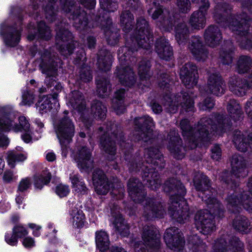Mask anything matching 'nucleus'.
Masks as SVG:
<instances>
[{
    "label": "nucleus",
    "mask_w": 252,
    "mask_h": 252,
    "mask_svg": "<svg viewBox=\"0 0 252 252\" xmlns=\"http://www.w3.org/2000/svg\"><path fill=\"white\" fill-rule=\"evenodd\" d=\"M129 151V150H128ZM125 159L129 162V169L131 170H139L142 168L143 170L142 178L144 181L148 183L149 187L152 189L156 190L161 185V181L157 171H155L156 168H153L152 165L161 169L164 166V163L158 149L156 148H151L146 150L145 152V158L146 164L141 166L140 158H136L130 161L131 155L127 153L126 151H124Z\"/></svg>",
    "instance_id": "nucleus-3"
},
{
    "label": "nucleus",
    "mask_w": 252,
    "mask_h": 252,
    "mask_svg": "<svg viewBox=\"0 0 252 252\" xmlns=\"http://www.w3.org/2000/svg\"><path fill=\"white\" fill-rule=\"evenodd\" d=\"M180 74L183 83L187 88L189 89L197 84L198 78L197 69L193 63H186L181 68Z\"/></svg>",
    "instance_id": "nucleus-23"
},
{
    "label": "nucleus",
    "mask_w": 252,
    "mask_h": 252,
    "mask_svg": "<svg viewBox=\"0 0 252 252\" xmlns=\"http://www.w3.org/2000/svg\"><path fill=\"white\" fill-rule=\"evenodd\" d=\"M158 79V85L160 88L163 89L169 88L171 80L168 74L166 73L161 74Z\"/></svg>",
    "instance_id": "nucleus-64"
},
{
    "label": "nucleus",
    "mask_w": 252,
    "mask_h": 252,
    "mask_svg": "<svg viewBox=\"0 0 252 252\" xmlns=\"http://www.w3.org/2000/svg\"><path fill=\"white\" fill-rule=\"evenodd\" d=\"M134 122L137 128H138L136 134V140L147 142L152 138L154 124L151 118L144 116L136 118Z\"/></svg>",
    "instance_id": "nucleus-17"
},
{
    "label": "nucleus",
    "mask_w": 252,
    "mask_h": 252,
    "mask_svg": "<svg viewBox=\"0 0 252 252\" xmlns=\"http://www.w3.org/2000/svg\"><path fill=\"white\" fill-rule=\"evenodd\" d=\"M167 246L171 250H182L185 245L183 234L176 227H170L166 230L164 235Z\"/></svg>",
    "instance_id": "nucleus-20"
},
{
    "label": "nucleus",
    "mask_w": 252,
    "mask_h": 252,
    "mask_svg": "<svg viewBox=\"0 0 252 252\" xmlns=\"http://www.w3.org/2000/svg\"><path fill=\"white\" fill-rule=\"evenodd\" d=\"M165 214V211L159 201L153 198L146 200L143 216L146 220L161 218Z\"/></svg>",
    "instance_id": "nucleus-22"
},
{
    "label": "nucleus",
    "mask_w": 252,
    "mask_h": 252,
    "mask_svg": "<svg viewBox=\"0 0 252 252\" xmlns=\"http://www.w3.org/2000/svg\"><path fill=\"white\" fill-rule=\"evenodd\" d=\"M118 207H116V211L111 209V213L114 218V224L118 232L123 236H127L129 233L128 225L125 222L120 211L118 210Z\"/></svg>",
    "instance_id": "nucleus-36"
},
{
    "label": "nucleus",
    "mask_w": 252,
    "mask_h": 252,
    "mask_svg": "<svg viewBox=\"0 0 252 252\" xmlns=\"http://www.w3.org/2000/svg\"><path fill=\"white\" fill-rule=\"evenodd\" d=\"M95 242L96 247L100 251L105 252L108 249L110 241L106 232L102 230L96 232Z\"/></svg>",
    "instance_id": "nucleus-46"
},
{
    "label": "nucleus",
    "mask_w": 252,
    "mask_h": 252,
    "mask_svg": "<svg viewBox=\"0 0 252 252\" xmlns=\"http://www.w3.org/2000/svg\"><path fill=\"white\" fill-rule=\"evenodd\" d=\"M112 60V54L107 50L102 49L98 53V67L102 71H107L110 69Z\"/></svg>",
    "instance_id": "nucleus-38"
},
{
    "label": "nucleus",
    "mask_w": 252,
    "mask_h": 252,
    "mask_svg": "<svg viewBox=\"0 0 252 252\" xmlns=\"http://www.w3.org/2000/svg\"><path fill=\"white\" fill-rule=\"evenodd\" d=\"M96 92L100 97H104L109 95L111 91L110 81L105 77L96 79Z\"/></svg>",
    "instance_id": "nucleus-44"
},
{
    "label": "nucleus",
    "mask_w": 252,
    "mask_h": 252,
    "mask_svg": "<svg viewBox=\"0 0 252 252\" xmlns=\"http://www.w3.org/2000/svg\"><path fill=\"white\" fill-rule=\"evenodd\" d=\"M155 48L158 55L162 59L169 60L173 55L172 48L164 37H161L157 40Z\"/></svg>",
    "instance_id": "nucleus-33"
},
{
    "label": "nucleus",
    "mask_w": 252,
    "mask_h": 252,
    "mask_svg": "<svg viewBox=\"0 0 252 252\" xmlns=\"http://www.w3.org/2000/svg\"><path fill=\"white\" fill-rule=\"evenodd\" d=\"M148 13L153 20H158L163 26L172 27L175 23L174 17L169 10L156 2H153Z\"/></svg>",
    "instance_id": "nucleus-16"
},
{
    "label": "nucleus",
    "mask_w": 252,
    "mask_h": 252,
    "mask_svg": "<svg viewBox=\"0 0 252 252\" xmlns=\"http://www.w3.org/2000/svg\"><path fill=\"white\" fill-rule=\"evenodd\" d=\"M93 181L96 193L105 195L110 189V185L103 171L99 169L94 170L93 174Z\"/></svg>",
    "instance_id": "nucleus-26"
},
{
    "label": "nucleus",
    "mask_w": 252,
    "mask_h": 252,
    "mask_svg": "<svg viewBox=\"0 0 252 252\" xmlns=\"http://www.w3.org/2000/svg\"><path fill=\"white\" fill-rule=\"evenodd\" d=\"M80 166L86 171H90L93 167V160L90 151L86 147L80 150Z\"/></svg>",
    "instance_id": "nucleus-40"
},
{
    "label": "nucleus",
    "mask_w": 252,
    "mask_h": 252,
    "mask_svg": "<svg viewBox=\"0 0 252 252\" xmlns=\"http://www.w3.org/2000/svg\"><path fill=\"white\" fill-rule=\"evenodd\" d=\"M12 122L6 117L0 118V131H8L11 128L13 129Z\"/></svg>",
    "instance_id": "nucleus-63"
},
{
    "label": "nucleus",
    "mask_w": 252,
    "mask_h": 252,
    "mask_svg": "<svg viewBox=\"0 0 252 252\" xmlns=\"http://www.w3.org/2000/svg\"><path fill=\"white\" fill-rule=\"evenodd\" d=\"M101 7L108 12H113L118 8L117 2L113 0H100Z\"/></svg>",
    "instance_id": "nucleus-57"
},
{
    "label": "nucleus",
    "mask_w": 252,
    "mask_h": 252,
    "mask_svg": "<svg viewBox=\"0 0 252 252\" xmlns=\"http://www.w3.org/2000/svg\"><path fill=\"white\" fill-rule=\"evenodd\" d=\"M142 239L145 246L148 247L151 252H157L160 248V237L158 230L153 226H145L143 228Z\"/></svg>",
    "instance_id": "nucleus-21"
},
{
    "label": "nucleus",
    "mask_w": 252,
    "mask_h": 252,
    "mask_svg": "<svg viewBox=\"0 0 252 252\" xmlns=\"http://www.w3.org/2000/svg\"><path fill=\"white\" fill-rule=\"evenodd\" d=\"M135 51H137L136 47H133L128 43L118 51L120 64L116 68L115 74L120 83L126 86H132L136 82L134 72L129 67V62H131L130 56Z\"/></svg>",
    "instance_id": "nucleus-6"
},
{
    "label": "nucleus",
    "mask_w": 252,
    "mask_h": 252,
    "mask_svg": "<svg viewBox=\"0 0 252 252\" xmlns=\"http://www.w3.org/2000/svg\"><path fill=\"white\" fill-rule=\"evenodd\" d=\"M228 248L232 252H244L243 244L239 238L228 235H223L216 241L213 252H226Z\"/></svg>",
    "instance_id": "nucleus-15"
},
{
    "label": "nucleus",
    "mask_w": 252,
    "mask_h": 252,
    "mask_svg": "<svg viewBox=\"0 0 252 252\" xmlns=\"http://www.w3.org/2000/svg\"><path fill=\"white\" fill-rule=\"evenodd\" d=\"M63 10L67 13L70 14L68 17L74 20L79 17V11L75 6V0H60Z\"/></svg>",
    "instance_id": "nucleus-45"
},
{
    "label": "nucleus",
    "mask_w": 252,
    "mask_h": 252,
    "mask_svg": "<svg viewBox=\"0 0 252 252\" xmlns=\"http://www.w3.org/2000/svg\"><path fill=\"white\" fill-rule=\"evenodd\" d=\"M164 191L170 194L168 212L171 217L179 223H184L189 216V206L184 200L186 189L182 183L176 179H170L163 186Z\"/></svg>",
    "instance_id": "nucleus-4"
},
{
    "label": "nucleus",
    "mask_w": 252,
    "mask_h": 252,
    "mask_svg": "<svg viewBox=\"0 0 252 252\" xmlns=\"http://www.w3.org/2000/svg\"><path fill=\"white\" fill-rule=\"evenodd\" d=\"M25 159L26 157L23 154H17L13 152H9L7 156L8 163L11 167H14L16 161H22Z\"/></svg>",
    "instance_id": "nucleus-60"
},
{
    "label": "nucleus",
    "mask_w": 252,
    "mask_h": 252,
    "mask_svg": "<svg viewBox=\"0 0 252 252\" xmlns=\"http://www.w3.org/2000/svg\"><path fill=\"white\" fill-rule=\"evenodd\" d=\"M227 109L230 115V117L234 121L240 119L242 112L239 104L234 99H230L227 104Z\"/></svg>",
    "instance_id": "nucleus-50"
},
{
    "label": "nucleus",
    "mask_w": 252,
    "mask_h": 252,
    "mask_svg": "<svg viewBox=\"0 0 252 252\" xmlns=\"http://www.w3.org/2000/svg\"><path fill=\"white\" fill-rule=\"evenodd\" d=\"M249 87H252V85L248 84L245 80H243L236 76H234L230 79L229 89L231 92L238 96L244 95Z\"/></svg>",
    "instance_id": "nucleus-32"
},
{
    "label": "nucleus",
    "mask_w": 252,
    "mask_h": 252,
    "mask_svg": "<svg viewBox=\"0 0 252 252\" xmlns=\"http://www.w3.org/2000/svg\"><path fill=\"white\" fill-rule=\"evenodd\" d=\"M93 79L90 67L84 64L80 67V80L84 82H88Z\"/></svg>",
    "instance_id": "nucleus-54"
},
{
    "label": "nucleus",
    "mask_w": 252,
    "mask_h": 252,
    "mask_svg": "<svg viewBox=\"0 0 252 252\" xmlns=\"http://www.w3.org/2000/svg\"><path fill=\"white\" fill-rule=\"evenodd\" d=\"M38 32L35 34L30 33L28 36L29 40H33L36 37L48 40L51 37V31L50 28L45 25L43 21L38 23Z\"/></svg>",
    "instance_id": "nucleus-43"
},
{
    "label": "nucleus",
    "mask_w": 252,
    "mask_h": 252,
    "mask_svg": "<svg viewBox=\"0 0 252 252\" xmlns=\"http://www.w3.org/2000/svg\"><path fill=\"white\" fill-rule=\"evenodd\" d=\"M150 62L147 60H142L139 63L138 73L140 78V83L138 86L142 89H144V87H149L151 84L150 79L152 74L150 71Z\"/></svg>",
    "instance_id": "nucleus-29"
},
{
    "label": "nucleus",
    "mask_w": 252,
    "mask_h": 252,
    "mask_svg": "<svg viewBox=\"0 0 252 252\" xmlns=\"http://www.w3.org/2000/svg\"><path fill=\"white\" fill-rule=\"evenodd\" d=\"M189 248L192 252H206L207 246L196 235L192 236L189 239Z\"/></svg>",
    "instance_id": "nucleus-51"
},
{
    "label": "nucleus",
    "mask_w": 252,
    "mask_h": 252,
    "mask_svg": "<svg viewBox=\"0 0 252 252\" xmlns=\"http://www.w3.org/2000/svg\"><path fill=\"white\" fill-rule=\"evenodd\" d=\"M65 115L60 118L55 125L54 128L62 147V156L66 158L68 153L67 145L72 141L75 133V126L72 120L67 116V111H64Z\"/></svg>",
    "instance_id": "nucleus-8"
},
{
    "label": "nucleus",
    "mask_w": 252,
    "mask_h": 252,
    "mask_svg": "<svg viewBox=\"0 0 252 252\" xmlns=\"http://www.w3.org/2000/svg\"><path fill=\"white\" fill-rule=\"evenodd\" d=\"M214 100L210 97L206 98L198 104L199 109L202 111L210 110L214 107Z\"/></svg>",
    "instance_id": "nucleus-61"
},
{
    "label": "nucleus",
    "mask_w": 252,
    "mask_h": 252,
    "mask_svg": "<svg viewBox=\"0 0 252 252\" xmlns=\"http://www.w3.org/2000/svg\"><path fill=\"white\" fill-rule=\"evenodd\" d=\"M225 84L221 77L217 73H212L209 75L204 91L207 94H211L217 96L224 93Z\"/></svg>",
    "instance_id": "nucleus-25"
},
{
    "label": "nucleus",
    "mask_w": 252,
    "mask_h": 252,
    "mask_svg": "<svg viewBox=\"0 0 252 252\" xmlns=\"http://www.w3.org/2000/svg\"><path fill=\"white\" fill-rule=\"evenodd\" d=\"M134 16L128 10L123 11L120 17V22L126 32L132 29L134 24Z\"/></svg>",
    "instance_id": "nucleus-49"
},
{
    "label": "nucleus",
    "mask_w": 252,
    "mask_h": 252,
    "mask_svg": "<svg viewBox=\"0 0 252 252\" xmlns=\"http://www.w3.org/2000/svg\"><path fill=\"white\" fill-rule=\"evenodd\" d=\"M51 96H43L39 100L36 105L39 107V110L41 113H46L52 108V103L51 102Z\"/></svg>",
    "instance_id": "nucleus-53"
},
{
    "label": "nucleus",
    "mask_w": 252,
    "mask_h": 252,
    "mask_svg": "<svg viewBox=\"0 0 252 252\" xmlns=\"http://www.w3.org/2000/svg\"><path fill=\"white\" fill-rule=\"evenodd\" d=\"M33 184L35 188L41 189L44 185L50 183L51 179V174L47 170L43 171L41 174L34 175Z\"/></svg>",
    "instance_id": "nucleus-47"
},
{
    "label": "nucleus",
    "mask_w": 252,
    "mask_h": 252,
    "mask_svg": "<svg viewBox=\"0 0 252 252\" xmlns=\"http://www.w3.org/2000/svg\"><path fill=\"white\" fill-rule=\"evenodd\" d=\"M166 102L164 106L166 111L170 113H175L177 111L179 105L182 109L186 112L194 111V101L191 97L187 93H182L171 98L168 95L164 97Z\"/></svg>",
    "instance_id": "nucleus-12"
},
{
    "label": "nucleus",
    "mask_w": 252,
    "mask_h": 252,
    "mask_svg": "<svg viewBox=\"0 0 252 252\" xmlns=\"http://www.w3.org/2000/svg\"><path fill=\"white\" fill-rule=\"evenodd\" d=\"M241 5L242 13L232 16L229 4L224 2L217 3L214 8L213 18L217 23L228 27L237 35V40L242 48L249 49L252 48V34L249 32L250 23L252 21V1L243 0Z\"/></svg>",
    "instance_id": "nucleus-1"
},
{
    "label": "nucleus",
    "mask_w": 252,
    "mask_h": 252,
    "mask_svg": "<svg viewBox=\"0 0 252 252\" xmlns=\"http://www.w3.org/2000/svg\"><path fill=\"white\" fill-rule=\"evenodd\" d=\"M189 24L192 28L196 30L203 29L206 23V15L202 12H193L189 19Z\"/></svg>",
    "instance_id": "nucleus-41"
},
{
    "label": "nucleus",
    "mask_w": 252,
    "mask_h": 252,
    "mask_svg": "<svg viewBox=\"0 0 252 252\" xmlns=\"http://www.w3.org/2000/svg\"><path fill=\"white\" fill-rule=\"evenodd\" d=\"M30 124L26 117L20 116L19 118V125L15 124L13 127V129L15 132L24 130L25 132H29L30 130Z\"/></svg>",
    "instance_id": "nucleus-55"
},
{
    "label": "nucleus",
    "mask_w": 252,
    "mask_h": 252,
    "mask_svg": "<svg viewBox=\"0 0 252 252\" xmlns=\"http://www.w3.org/2000/svg\"><path fill=\"white\" fill-rule=\"evenodd\" d=\"M204 38L209 46L214 47L220 43L222 37L218 27L215 25H211L204 32Z\"/></svg>",
    "instance_id": "nucleus-31"
},
{
    "label": "nucleus",
    "mask_w": 252,
    "mask_h": 252,
    "mask_svg": "<svg viewBox=\"0 0 252 252\" xmlns=\"http://www.w3.org/2000/svg\"><path fill=\"white\" fill-rule=\"evenodd\" d=\"M226 201L228 210L233 213L239 212L242 206L248 211L252 213V197L239 188L236 187L235 189L231 190Z\"/></svg>",
    "instance_id": "nucleus-11"
},
{
    "label": "nucleus",
    "mask_w": 252,
    "mask_h": 252,
    "mask_svg": "<svg viewBox=\"0 0 252 252\" xmlns=\"http://www.w3.org/2000/svg\"><path fill=\"white\" fill-rule=\"evenodd\" d=\"M252 63L251 58L247 56H241L237 62V70L239 73L247 72Z\"/></svg>",
    "instance_id": "nucleus-52"
},
{
    "label": "nucleus",
    "mask_w": 252,
    "mask_h": 252,
    "mask_svg": "<svg viewBox=\"0 0 252 252\" xmlns=\"http://www.w3.org/2000/svg\"><path fill=\"white\" fill-rule=\"evenodd\" d=\"M194 57L199 61H205L208 56V51L199 36H192L189 46Z\"/></svg>",
    "instance_id": "nucleus-28"
},
{
    "label": "nucleus",
    "mask_w": 252,
    "mask_h": 252,
    "mask_svg": "<svg viewBox=\"0 0 252 252\" xmlns=\"http://www.w3.org/2000/svg\"><path fill=\"white\" fill-rule=\"evenodd\" d=\"M125 95V91L121 89L117 91L115 93V97L112 100V107L118 115L124 113L126 110V107L123 104V98Z\"/></svg>",
    "instance_id": "nucleus-42"
},
{
    "label": "nucleus",
    "mask_w": 252,
    "mask_h": 252,
    "mask_svg": "<svg viewBox=\"0 0 252 252\" xmlns=\"http://www.w3.org/2000/svg\"><path fill=\"white\" fill-rule=\"evenodd\" d=\"M101 24L104 29L105 37L108 44L110 45H115L118 41L119 34L118 29L112 26L111 19L107 18L105 21H104Z\"/></svg>",
    "instance_id": "nucleus-34"
},
{
    "label": "nucleus",
    "mask_w": 252,
    "mask_h": 252,
    "mask_svg": "<svg viewBox=\"0 0 252 252\" xmlns=\"http://www.w3.org/2000/svg\"><path fill=\"white\" fill-rule=\"evenodd\" d=\"M223 116L213 114L211 117H204L198 122L197 126L192 128L187 119L181 121L180 127L183 135L190 143L191 149L196 147L198 141H205L208 139L209 131L212 130L218 133L224 132L226 126L224 121Z\"/></svg>",
    "instance_id": "nucleus-2"
},
{
    "label": "nucleus",
    "mask_w": 252,
    "mask_h": 252,
    "mask_svg": "<svg viewBox=\"0 0 252 252\" xmlns=\"http://www.w3.org/2000/svg\"><path fill=\"white\" fill-rule=\"evenodd\" d=\"M99 130L104 131L105 133L100 138V145L101 150L105 154L111 156H114L116 154V146L115 139H119L121 141L120 146L125 150V148H129L130 145L126 143L124 140L123 136L119 126L112 122H109L106 124L104 129L100 127Z\"/></svg>",
    "instance_id": "nucleus-7"
},
{
    "label": "nucleus",
    "mask_w": 252,
    "mask_h": 252,
    "mask_svg": "<svg viewBox=\"0 0 252 252\" xmlns=\"http://www.w3.org/2000/svg\"><path fill=\"white\" fill-rule=\"evenodd\" d=\"M175 38L180 45H184L189 36V29L185 22L179 23L175 27Z\"/></svg>",
    "instance_id": "nucleus-39"
},
{
    "label": "nucleus",
    "mask_w": 252,
    "mask_h": 252,
    "mask_svg": "<svg viewBox=\"0 0 252 252\" xmlns=\"http://www.w3.org/2000/svg\"><path fill=\"white\" fill-rule=\"evenodd\" d=\"M40 58L39 68L43 74L46 75L45 83L48 88L54 86L52 90L54 92L53 94L50 96L54 101H56L58 92L61 91L62 86L55 80L57 71V57L54 54H52L47 50H44L40 53Z\"/></svg>",
    "instance_id": "nucleus-5"
},
{
    "label": "nucleus",
    "mask_w": 252,
    "mask_h": 252,
    "mask_svg": "<svg viewBox=\"0 0 252 252\" xmlns=\"http://www.w3.org/2000/svg\"><path fill=\"white\" fill-rule=\"evenodd\" d=\"M232 48L230 47L228 50H222L220 51V57L222 63L224 64H229L232 62Z\"/></svg>",
    "instance_id": "nucleus-58"
},
{
    "label": "nucleus",
    "mask_w": 252,
    "mask_h": 252,
    "mask_svg": "<svg viewBox=\"0 0 252 252\" xmlns=\"http://www.w3.org/2000/svg\"><path fill=\"white\" fill-rule=\"evenodd\" d=\"M69 103L71 106L79 112V92L73 91L69 94Z\"/></svg>",
    "instance_id": "nucleus-62"
},
{
    "label": "nucleus",
    "mask_w": 252,
    "mask_h": 252,
    "mask_svg": "<svg viewBox=\"0 0 252 252\" xmlns=\"http://www.w3.org/2000/svg\"><path fill=\"white\" fill-rule=\"evenodd\" d=\"M72 39V33L67 30L61 29L57 32L56 46L63 55L72 54L74 48Z\"/></svg>",
    "instance_id": "nucleus-18"
},
{
    "label": "nucleus",
    "mask_w": 252,
    "mask_h": 252,
    "mask_svg": "<svg viewBox=\"0 0 252 252\" xmlns=\"http://www.w3.org/2000/svg\"><path fill=\"white\" fill-rule=\"evenodd\" d=\"M234 228L242 233H247L251 229L250 222L244 216H237L233 221Z\"/></svg>",
    "instance_id": "nucleus-48"
},
{
    "label": "nucleus",
    "mask_w": 252,
    "mask_h": 252,
    "mask_svg": "<svg viewBox=\"0 0 252 252\" xmlns=\"http://www.w3.org/2000/svg\"><path fill=\"white\" fill-rule=\"evenodd\" d=\"M176 6L182 13H187L191 9V4L189 0H177Z\"/></svg>",
    "instance_id": "nucleus-59"
},
{
    "label": "nucleus",
    "mask_w": 252,
    "mask_h": 252,
    "mask_svg": "<svg viewBox=\"0 0 252 252\" xmlns=\"http://www.w3.org/2000/svg\"><path fill=\"white\" fill-rule=\"evenodd\" d=\"M194 184L196 190L202 192V194L204 195V196H202L205 199L213 195V190L215 192V190L210 189V181L205 175H201L198 180L197 178L194 179ZM198 195L201 197L202 195L201 194H199Z\"/></svg>",
    "instance_id": "nucleus-37"
},
{
    "label": "nucleus",
    "mask_w": 252,
    "mask_h": 252,
    "mask_svg": "<svg viewBox=\"0 0 252 252\" xmlns=\"http://www.w3.org/2000/svg\"><path fill=\"white\" fill-rule=\"evenodd\" d=\"M49 3L45 8V16L47 19L50 22H53L56 19V11L53 5V2L55 0H48Z\"/></svg>",
    "instance_id": "nucleus-56"
},
{
    "label": "nucleus",
    "mask_w": 252,
    "mask_h": 252,
    "mask_svg": "<svg viewBox=\"0 0 252 252\" xmlns=\"http://www.w3.org/2000/svg\"><path fill=\"white\" fill-rule=\"evenodd\" d=\"M232 171L229 173L227 171L222 172L220 176V180L231 188H236L238 186L237 182L233 180V177L236 178L244 177L248 174L247 161L241 156L235 154L231 158Z\"/></svg>",
    "instance_id": "nucleus-9"
},
{
    "label": "nucleus",
    "mask_w": 252,
    "mask_h": 252,
    "mask_svg": "<svg viewBox=\"0 0 252 252\" xmlns=\"http://www.w3.org/2000/svg\"><path fill=\"white\" fill-rule=\"evenodd\" d=\"M213 217L208 210H200L194 216V223L197 229L204 235L213 231L215 227Z\"/></svg>",
    "instance_id": "nucleus-19"
},
{
    "label": "nucleus",
    "mask_w": 252,
    "mask_h": 252,
    "mask_svg": "<svg viewBox=\"0 0 252 252\" xmlns=\"http://www.w3.org/2000/svg\"><path fill=\"white\" fill-rule=\"evenodd\" d=\"M211 195L206 198H204L203 196H201L202 200H204L207 204L208 208L209 209V212L214 217L218 218H222L223 216L224 213V209L222 205L217 199Z\"/></svg>",
    "instance_id": "nucleus-35"
},
{
    "label": "nucleus",
    "mask_w": 252,
    "mask_h": 252,
    "mask_svg": "<svg viewBox=\"0 0 252 252\" xmlns=\"http://www.w3.org/2000/svg\"><path fill=\"white\" fill-rule=\"evenodd\" d=\"M127 189L130 198L136 203L141 202L145 197L143 186L137 178L132 177L129 179Z\"/></svg>",
    "instance_id": "nucleus-27"
},
{
    "label": "nucleus",
    "mask_w": 252,
    "mask_h": 252,
    "mask_svg": "<svg viewBox=\"0 0 252 252\" xmlns=\"http://www.w3.org/2000/svg\"><path fill=\"white\" fill-rule=\"evenodd\" d=\"M80 117L87 129L91 126L92 121L91 114L99 119H103L106 116L107 108L106 106L99 100H94L91 103V113L86 107V101L81 98L80 95Z\"/></svg>",
    "instance_id": "nucleus-10"
},
{
    "label": "nucleus",
    "mask_w": 252,
    "mask_h": 252,
    "mask_svg": "<svg viewBox=\"0 0 252 252\" xmlns=\"http://www.w3.org/2000/svg\"><path fill=\"white\" fill-rule=\"evenodd\" d=\"M132 43L144 49H149L153 44V35L148 22L143 17L137 20L135 36L131 39Z\"/></svg>",
    "instance_id": "nucleus-13"
},
{
    "label": "nucleus",
    "mask_w": 252,
    "mask_h": 252,
    "mask_svg": "<svg viewBox=\"0 0 252 252\" xmlns=\"http://www.w3.org/2000/svg\"><path fill=\"white\" fill-rule=\"evenodd\" d=\"M169 140L168 149L172 155L180 159L184 158L185 148L182 146V141L178 133L175 130H172L168 135Z\"/></svg>",
    "instance_id": "nucleus-24"
},
{
    "label": "nucleus",
    "mask_w": 252,
    "mask_h": 252,
    "mask_svg": "<svg viewBox=\"0 0 252 252\" xmlns=\"http://www.w3.org/2000/svg\"><path fill=\"white\" fill-rule=\"evenodd\" d=\"M21 28L15 27H2L1 33L4 34L6 44L14 47L19 42L21 36Z\"/></svg>",
    "instance_id": "nucleus-30"
},
{
    "label": "nucleus",
    "mask_w": 252,
    "mask_h": 252,
    "mask_svg": "<svg viewBox=\"0 0 252 252\" xmlns=\"http://www.w3.org/2000/svg\"><path fill=\"white\" fill-rule=\"evenodd\" d=\"M245 109L252 126V98L246 102ZM233 141L236 148L240 151L245 152L249 148L252 150V133L247 136L239 130H235Z\"/></svg>",
    "instance_id": "nucleus-14"
}]
</instances>
